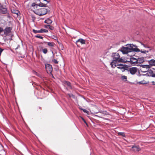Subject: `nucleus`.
I'll use <instances>...</instances> for the list:
<instances>
[{"instance_id":"obj_1","label":"nucleus","mask_w":155,"mask_h":155,"mask_svg":"<svg viewBox=\"0 0 155 155\" xmlns=\"http://www.w3.org/2000/svg\"><path fill=\"white\" fill-rule=\"evenodd\" d=\"M121 51L124 54H127L133 51L140 52V50L137 48V46L136 45H134L133 44H128L126 45V47H122Z\"/></svg>"},{"instance_id":"obj_2","label":"nucleus","mask_w":155,"mask_h":155,"mask_svg":"<svg viewBox=\"0 0 155 155\" xmlns=\"http://www.w3.org/2000/svg\"><path fill=\"white\" fill-rule=\"evenodd\" d=\"M120 56L118 53H114L113 55V61L111 62L110 65L112 67L115 68L116 65H114L117 62H124V60L121 58H120Z\"/></svg>"},{"instance_id":"obj_3","label":"nucleus","mask_w":155,"mask_h":155,"mask_svg":"<svg viewBox=\"0 0 155 155\" xmlns=\"http://www.w3.org/2000/svg\"><path fill=\"white\" fill-rule=\"evenodd\" d=\"M48 10L45 8H41L36 10L35 13L39 16H42L47 13Z\"/></svg>"},{"instance_id":"obj_4","label":"nucleus","mask_w":155,"mask_h":155,"mask_svg":"<svg viewBox=\"0 0 155 155\" xmlns=\"http://www.w3.org/2000/svg\"><path fill=\"white\" fill-rule=\"evenodd\" d=\"M46 70L48 73L52 74L51 72L52 71V67L51 65L48 64H45Z\"/></svg>"},{"instance_id":"obj_5","label":"nucleus","mask_w":155,"mask_h":155,"mask_svg":"<svg viewBox=\"0 0 155 155\" xmlns=\"http://www.w3.org/2000/svg\"><path fill=\"white\" fill-rule=\"evenodd\" d=\"M150 66L149 64L140 65V67L141 68V70L142 69V68L144 70V71H142L145 72L148 70L150 68Z\"/></svg>"},{"instance_id":"obj_6","label":"nucleus","mask_w":155,"mask_h":155,"mask_svg":"<svg viewBox=\"0 0 155 155\" xmlns=\"http://www.w3.org/2000/svg\"><path fill=\"white\" fill-rule=\"evenodd\" d=\"M137 68L136 67H132L129 68L128 71L131 74H135L137 71Z\"/></svg>"},{"instance_id":"obj_7","label":"nucleus","mask_w":155,"mask_h":155,"mask_svg":"<svg viewBox=\"0 0 155 155\" xmlns=\"http://www.w3.org/2000/svg\"><path fill=\"white\" fill-rule=\"evenodd\" d=\"M114 65H116V67L118 68L121 69L122 71H123L125 69V67L124 65L121 64H118V62L114 64Z\"/></svg>"},{"instance_id":"obj_8","label":"nucleus","mask_w":155,"mask_h":155,"mask_svg":"<svg viewBox=\"0 0 155 155\" xmlns=\"http://www.w3.org/2000/svg\"><path fill=\"white\" fill-rule=\"evenodd\" d=\"M130 64L133 65H137V59L133 57L130 58Z\"/></svg>"},{"instance_id":"obj_9","label":"nucleus","mask_w":155,"mask_h":155,"mask_svg":"<svg viewBox=\"0 0 155 155\" xmlns=\"http://www.w3.org/2000/svg\"><path fill=\"white\" fill-rule=\"evenodd\" d=\"M12 28L10 27H7L4 30V34L7 35L11 31Z\"/></svg>"},{"instance_id":"obj_10","label":"nucleus","mask_w":155,"mask_h":155,"mask_svg":"<svg viewBox=\"0 0 155 155\" xmlns=\"http://www.w3.org/2000/svg\"><path fill=\"white\" fill-rule=\"evenodd\" d=\"M132 150L135 152H138L140 150V148L138 146H133L132 147Z\"/></svg>"},{"instance_id":"obj_11","label":"nucleus","mask_w":155,"mask_h":155,"mask_svg":"<svg viewBox=\"0 0 155 155\" xmlns=\"http://www.w3.org/2000/svg\"><path fill=\"white\" fill-rule=\"evenodd\" d=\"M148 62L149 63V65L150 66H155V60L153 59H152L150 60H148Z\"/></svg>"},{"instance_id":"obj_12","label":"nucleus","mask_w":155,"mask_h":155,"mask_svg":"<svg viewBox=\"0 0 155 155\" xmlns=\"http://www.w3.org/2000/svg\"><path fill=\"white\" fill-rule=\"evenodd\" d=\"M78 42H80L81 44H85L86 43L85 41L82 38H80L76 41V44Z\"/></svg>"},{"instance_id":"obj_13","label":"nucleus","mask_w":155,"mask_h":155,"mask_svg":"<svg viewBox=\"0 0 155 155\" xmlns=\"http://www.w3.org/2000/svg\"><path fill=\"white\" fill-rule=\"evenodd\" d=\"M137 64L138 63H140V64H141L145 61V60H144V58L143 57H141V58H138L137 59Z\"/></svg>"},{"instance_id":"obj_14","label":"nucleus","mask_w":155,"mask_h":155,"mask_svg":"<svg viewBox=\"0 0 155 155\" xmlns=\"http://www.w3.org/2000/svg\"><path fill=\"white\" fill-rule=\"evenodd\" d=\"M12 13L17 15V16L19 15H20V13L17 10L15 9L12 10Z\"/></svg>"},{"instance_id":"obj_15","label":"nucleus","mask_w":155,"mask_h":155,"mask_svg":"<svg viewBox=\"0 0 155 155\" xmlns=\"http://www.w3.org/2000/svg\"><path fill=\"white\" fill-rule=\"evenodd\" d=\"M52 21L49 18H48L47 20H45V23H47L48 24H50L52 23Z\"/></svg>"},{"instance_id":"obj_16","label":"nucleus","mask_w":155,"mask_h":155,"mask_svg":"<svg viewBox=\"0 0 155 155\" xmlns=\"http://www.w3.org/2000/svg\"><path fill=\"white\" fill-rule=\"evenodd\" d=\"M48 45L49 47H53L54 45V43L52 42H47Z\"/></svg>"},{"instance_id":"obj_17","label":"nucleus","mask_w":155,"mask_h":155,"mask_svg":"<svg viewBox=\"0 0 155 155\" xmlns=\"http://www.w3.org/2000/svg\"><path fill=\"white\" fill-rule=\"evenodd\" d=\"M64 84L65 85H67L70 88H71V84L70 82L68 81H65L64 82Z\"/></svg>"},{"instance_id":"obj_18","label":"nucleus","mask_w":155,"mask_h":155,"mask_svg":"<svg viewBox=\"0 0 155 155\" xmlns=\"http://www.w3.org/2000/svg\"><path fill=\"white\" fill-rule=\"evenodd\" d=\"M46 4H43L42 3H40L39 4H38V6L41 7H45L46 6Z\"/></svg>"},{"instance_id":"obj_19","label":"nucleus","mask_w":155,"mask_h":155,"mask_svg":"<svg viewBox=\"0 0 155 155\" xmlns=\"http://www.w3.org/2000/svg\"><path fill=\"white\" fill-rule=\"evenodd\" d=\"M41 49L42 51L44 54H46L47 53L48 50L47 48H42Z\"/></svg>"},{"instance_id":"obj_20","label":"nucleus","mask_w":155,"mask_h":155,"mask_svg":"<svg viewBox=\"0 0 155 155\" xmlns=\"http://www.w3.org/2000/svg\"><path fill=\"white\" fill-rule=\"evenodd\" d=\"M118 134L119 135H121L124 137H125V135L124 134V132H118Z\"/></svg>"},{"instance_id":"obj_21","label":"nucleus","mask_w":155,"mask_h":155,"mask_svg":"<svg viewBox=\"0 0 155 155\" xmlns=\"http://www.w3.org/2000/svg\"><path fill=\"white\" fill-rule=\"evenodd\" d=\"M127 77L124 75L122 76L121 77V79L122 80H124L125 81H127Z\"/></svg>"},{"instance_id":"obj_22","label":"nucleus","mask_w":155,"mask_h":155,"mask_svg":"<svg viewBox=\"0 0 155 155\" xmlns=\"http://www.w3.org/2000/svg\"><path fill=\"white\" fill-rule=\"evenodd\" d=\"M139 83L140 84H147L148 83L146 81H143L139 82Z\"/></svg>"},{"instance_id":"obj_23","label":"nucleus","mask_w":155,"mask_h":155,"mask_svg":"<svg viewBox=\"0 0 155 155\" xmlns=\"http://www.w3.org/2000/svg\"><path fill=\"white\" fill-rule=\"evenodd\" d=\"M141 52V53H142L145 54L146 53H148L149 52V51H146L145 50H140V51Z\"/></svg>"},{"instance_id":"obj_24","label":"nucleus","mask_w":155,"mask_h":155,"mask_svg":"<svg viewBox=\"0 0 155 155\" xmlns=\"http://www.w3.org/2000/svg\"><path fill=\"white\" fill-rule=\"evenodd\" d=\"M148 72L149 74H150L151 75H150V76H151L152 77V75L153 74H155V73H153V71H152L151 70H149L148 71Z\"/></svg>"},{"instance_id":"obj_25","label":"nucleus","mask_w":155,"mask_h":155,"mask_svg":"<svg viewBox=\"0 0 155 155\" xmlns=\"http://www.w3.org/2000/svg\"><path fill=\"white\" fill-rule=\"evenodd\" d=\"M33 31L35 33H40V30H35V29H33Z\"/></svg>"},{"instance_id":"obj_26","label":"nucleus","mask_w":155,"mask_h":155,"mask_svg":"<svg viewBox=\"0 0 155 155\" xmlns=\"http://www.w3.org/2000/svg\"><path fill=\"white\" fill-rule=\"evenodd\" d=\"M35 37H36V38H41V39H42L43 38V37H42L41 36H40L39 35H35Z\"/></svg>"},{"instance_id":"obj_27","label":"nucleus","mask_w":155,"mask_h":155,"mask_svg":"<svg viewBox=\"0 0 155 155\" xmlns=\"http://www.w3.org/2000/svg\"><path fill=\"white\" fill-rule=\"evenodd\" d=\"M80 109L81 110H82L83 111V112L84 113H87L88 112V111L85 109H82L81 108H80Z\"/></svg>"},{"instance_id":"obj_28","label":"nucleus","mask_w":155,"mask_h":155,"mask_svg":"<svg viewBox=\"0 0 155 155\" xmlns=\"http://www.w3.org/2000/svg\"><path fill=\"white\" fill-rule=\"evenodd\" d=\"M52 61L56 64H57L58 63V61L55 59L52 60Z\"/></svg>"},{"instance_id":"obj_29","label":"nucleus","mask_w":155,"mask_h":155,"mask_svg":"<svg viewBox=\"0 0 155 155\" xmlns=\"http://www.w3.org/2000/svg\"><path fill=\"white\" fill-rule=\"evenodd\" d=\"M47 26L49 27V28L51 30H53L54 29V28L52 26H50L49 25H48Z\"/></svg>"},{"instance_id":"obj_30","label":"nucleus","mask_w":155,"mask_h":155,"mask_svg":"<svg viewBox=\"0 0 155 155\" xmlns=\"http://www.w3.org/2000/svg\"><path fill=\"white\" fill-rule=\"evenodd\" d=\"M68 95L70 97H72L73 98H74V96L72 94H68Z\"/></svg>"},{"instance_id":"obj_31","label":"nucleus","mask_w":155,"mask_h":155,"mask_svg":"<svg viewBox=\"0 0 155 155\" xmlns=\"http://www.w3.org/2000/svg\"><path fill=\"white\" fill-rule=\"evenodd\" d=\"M141 45H143V46L145 48H150V47H149L147 46L146 45L144 44H143L142 43H141Z\"/></svg>"},{"instance_id":"obj_32","label":"nucleus","mask_w":155,"mask_h":155,"mask_svg":"<svg viewBox=\"0 0 155 155\" xmlns=\"http://www.w3.org/2000/svg\"><path fill=\"white\" fill-rule=\"evenodd\" d=\"M32 6V7H35L36 6H38V4H36L35 3H33L32 4V5H31Z\"/></svg>"},{"instance_id":"obj_33","label":"nucleus","mask_w":155,"mask_h":155,"mask_svg":"<svg viewBox=\"0 0 155 155\" xmlns=\"http://www.w3.org/2000/svg\"><path fill=\"white\" fill-rule=\"evenodd\" d=\"M151 140L152 141V142H155V137H151Z\"/></svg>"},{"instance_id":"obj_34","label":"nucleus","mask_w":155,"mask_h":155,"mask_svg":"<svg viewBox=\"0 0 155 155\" xmlns=\"http://www.w3.org/2000/svg\"><path fill=\"white\" fill-rule=\"evenodd\" d=\"M44 29L41 28L40 30H40V33H41L44 32Z\"/></svg>"},{"instance_id":"obj_35","label":"nucleus","mask_w":155,"mask_h":155,"mask_svg":"<svg viewBox=\"0 0 155 155\" xmlns=\"http://www.w3.org/2000/svg\"><path fill=\"white\" fill-rule=\"evenodd\" d=\"M4 31L3 28L0 27V33Z\"/></svg>"},{"instance_id":"obj_36","label":"nucleus","mask_w":155,"mask_h":155,"mask_svg":"<svg viewBox=\"0 0 155 155\" xmlns=\"http://www.w3.org/2000/svg\"><path fill=\"white\" fill-rule=\"evenodd\" d=\"M7 10L5 8L4 9V12L3 13L4 14L5 13L7 12Z\"/></svg>"},{"instance_id":"obj_37","label":"nucleus","mask_w":155,"mask_h":155,"mask_svg":"<svg viewBox=\"0 0 155 155\" xmlns=\"http://www.w3.org/2000/svg\"><path fill=\"white\" fill-rule=\"evenodd\" d=\"M3 51V49H2L0 48V55H1V53Z\"/></svg>"},{"instance_id":"obj_38","label":"nucleus","mask_w":155,"mask_h":155,"mask_svg":"<svg viewBox=\"0 0 155 155\" xmlns=\"http://www.w3.org/2000/svg\"><path fill=\"white\" fill-rule=\"evenodd\" d=\"M53 37L52 38H53L54 39H55V40H56V39H57V37L56 36H54V35H53Z\"/></svg>"},{"instance_id":"obj_39","label":"nucleus","mask_w":155,"mask_h":155,"mask_svg":"<svg viewBox=\"0 0 155 155\" xmlns=\"http://www.w3.org/2000/svg\"><path fill=\"white\" fill-rule=\"evenodd\" d=\"M35 74L37 75L38 76H39V77H40V75L39 74H38L37 72H36L35 71Z\"/></svg>"},{"instance_id":"obj_40","label":"nucleus","mask_w":155,"mask_h":155,"mask_svg":"<svg viewBox=\"0 0 155 155\" xmlns=\"http://www.w3.org/2000/svg\"><path fill=\"white\" fill-rule=\"evenodd\" d=\"M151 83L153 85H155V82L154 81H152L151 82Z\"/></svg>"},{"instance_id":"obj_41","label":"nucleus","mask_w":155,"mask_h":155,"mask_svg":"<svg viewBox=\"0 0 155 155\" xmlns=\"http://www.w3.org/2000/svg\"><path fill=\"white\" fill-rule=\"evenodd\" d=\"M44 32H48V31L47 30L44 29Z\"/></svg>"},{"instance_id":"obj_42","label":"nucleus","mask_w":155,"mask_h":155,"mask_svg":"<svg viewBox=\"0 0 155 155\" xmlns=\"http://www.w3.org/2000/svg\"><path fill=\"white\" fill-rule=\"evenodd\" d=\"M152 77H155V74H153L152 75Z\"/></svg>"},{"instance_id":"obj_43","label":"nucleus","mask_w":155,"mask_h":155,"mask_svg":"<svg viewBox=\"0 0 155 155\" xmlns=\"http://www.w3.org/2000/svg\"><path fill=\"white\" fill-rule=\"evenodd\" d=\"M51 52H52V53L53 54V56L54 57V53H53V51H51Z\"/></svg>"},{"instance_id":"obj_44","label":"nucleus","mask_w":155,"mask_h":155,"mask_svg":"<svg viewBox=\"0 0 155 155\" xmlns=\"http://www.w3.org/2000/svg\"><path fill=\"white\" fill-rule=\"evenodd\" d=\"M47 25H45V28H48V26H47Z\"/></svg>"},{"instance_id":"obj_45","label":"nucleus","mask_w":155,"mask_h":155,"mask_svg":"<svg viewBox=\"0 0 155 155\" xmlns=\"http://www.w3.org/2000/svg\"><path fill=\"white\" fill-rule=\"evenodd\" d=\"M83 119V120H84V122L85 123H86V122L85 121V120H84Z\"/></svg>"},{"instance_id":"obj_46","label":"nucleus","mask_w":155,"mask_h":155,"mask_svg":"<svg viewBox=\"0 0 155 155\" xmlns=\"http://www.w3.org/2000/svg\"><path fill=\"white\" fill-rule=\"evenodd\" d=\"M105 114H106V113H105Z\"/></svg>"}]
</instances>
